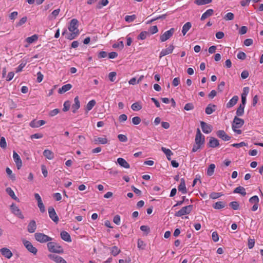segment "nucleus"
Here are the masks:
<instances>
[{
    "instance_id": "obj_1",
    "label": "nucleus",
    "mask_w": 263,
    "mask_h": 263,
    "mask_svg": "<svg viewBox=\"0 0 263 263\" xmlns=\"http://www.w3.org/2000/svg\"><path fill=\"white\" fill-rule=\"evenodd\" d=\"M48 250L51 253L61 254L64 252L63 248L59 243L50 241L47 244Z\"/></svg>"
},
{
    "instance_id": "obj_2",
    "label": "nucleus",
    "mask_w": 263,
    "mask_h": 263,
    "mask_svg": "<svg viewBox=\"0 0 263 263\" xmlns=\"http://www.w3.org/2000/svg\"><path fill=\"white\" fill-rule=\"evenodd\" d=\"M35 240L40 243L48 242L52 241L53 238L42 233H36L34 234Z\"/></svg>"
},
{
    "instance_id": "obj_3",
    "label": "nucleus",
    "mask_w": 263,
    "mask_h": 263,
    "mask_svg": "<svg viewBox=\"0 0 263 263\" xmlns=\"http://www.w3.org/2000/svg\"><path fill=\"white\" fill-rule=\"evenodd\" d=\"M193 205L192 204L184 206L176 212L175 216L176 217H181L183 215L189 214L193 210Z\"/></svg>"
},
{
    "instance_id": "obj_4",
    "label": "nucleus",
    "mask_w": 263,
    "mask_h": 263,
    "mask_svg": "<svg viewBox=\"0 0 263 263\" xmlns=\"http://www.w3.org/2000/svg\"><path fill=\"white\" fill-rule=\"evenodd\" d=\"M175 29L174 28H171L169 30L165 31L160 36V40L161 42H164L168 40L174 33Z\"/></svg>"
},
{
    "instance_id": "obj_5",
    "label": "nucleus",
    "mask_w": 263,
    "mask_h": 263,
    "mask_svg": "<svg viewBox=\"0 0 263 263\" xmlns=\"http://www.w3.org/2000/svg\"><path fill=\"white\" fill-rule=\"evenodd\" d=\"M78 21L76 18H73L71 20L69 25L68 26V30L70 32H74L80 34V31L78 29Z\"/></svg>"
},
{
    "instance_id": "obj_6",
    "label": "nucleus",
    "mask_w": 263,
    "mask_h": 263,
    "mask_svg": "<svg viewBox=\"0 0 263 263\" xmlns=\"http://www.w3.org/2000/svg\"><path fill=\"white\" fill-rule=\"evenodd\" d=\"M23 243L25 248L27 249V250L30 253H32L34 255H36L37 252V249L33 246L32 243L28 240H23Z\"/></svg>"
},
{
    "instance_id": "obj_7",
    "label": "nucleus",
    "mask_w": 263,
    "mask_h": 263,
    "mask_svg": "<svg viewBox=\"0 0 263 263\" xmlns=\"http://www.w3.org/2000/svg\"><path fill=\"white\" fill-rule=\"evenodd\" d=\"M204 136L201 133L199 128H197L195 139L196 144L201 146L204 144Z\"/></svg>"
},
{
    "instance_id": "obj_8",
    "label": "nucleus",
    "mask_w": 263,
    "mask_h": 263,
    "mask_svg": "<svg viewBox=\"0 0 263 263\" xmlns=\"http://www.w3.org/2000/svg\"><path fill=\"white\" fill-rule=\"evenodd\" d=\"M244 124L243 120L237 117V116L235 117L232 123V127L233 129L234 128H240Z\"/></svg>"
},
{
    "instance_id": "obj_9",
    "label": "nucleus",
    "mask_w": 263,
    "mask_h": 263,
    "mask_svg": "<svg viewBox=\"0 0 263 263\" xmlns=\"http://www.w3.org/2000/svg\"><path fill=\"white\" fill-rule=\"evenodd\" d=\"M10 208L11 212L13 214L20 218L21 219H24V217L23 215L22 214L20 209L17 206H16V204L14 203L12 204Z\"/></svg>"
},
{
    "instance_id": "obj_10",
    "label": "nucleus",
    "mask_w": 263,
    "mask_h": 263,
    "mask_svg": "<svg viewBox=\"0 0 263 263\" xmlns=\"http://www.w3.org/2000/svg\"><path fill=\"white\" fill-rule=\"evenodd\" d=\"M48 257L56 263H67L63 258L57 255L50 254L48 255Z\"/></svg>"
},
{
    "instance_id": "obj_11",
    "label": "nucleus",
    "mask_w": 263,
    "mask_h": 263,
    "mask_svg": "<svg viewBox=\"0 0 263 263\" xmlns=\"http://www.w3.org/2000/svg\"><path fill=\"white\" fill-rule=\"evenodd\" d=\"M48 213L49 217L55 222H58L59 220V217L53 208L50 206L48 208Z\"/></svg>"
},
{
    "instance_id": "obj_12",
    "label": "nucleus",
    "mask_w": 263,
    "mask_h": 263,
    "mask_svg": "<svg viewBox=\"0 0 263 263\" xmlns=\"http://www.w3.org/2000/svg\"><path fill=\"white\" fill-rule=\"evenodd\" d=\"M174 48V46L171 44L167 48L162 49L160 53L159 58H161L166 55L172 53Z\"/></svg>"
},
{
    "instance_id": "obj_13",
    "label": "nucleus",
    "mask_w": 263,
    "mask_h": 263,
    "mask_svg": "<svg viewBox=\"0 0 263 263\" xmlns=\"http://www.w3.org/2000/svg\"><path fill=\"white\" fill-rule=\"evenodd\" d=\"M13 160L16 164L17 168L20 170L22 166V161L17 153L15 151L13 152Z\"/></svg>"
},
{
    "instance_id": "obj_14",
    "label": "nucleus",
    "mask_w": 263,
    "mask_h": 263,
    "mask_svg": "<svg viewBox=\"0 0 263 263\" xmlns=\"http://www.w3.org/2000/svg\"><path fill=\"white\" fill-rule=\"evenodd\" d=\"M200 125L202 130L204 133L208 134L212 131V126L204 121H201Z\"/></svg>"
},
{
    "instance_id": "obj_15",
    "label": "nucleus",
    "mask_w": 263,
    "mask_h": 263,
    "mask_svg": "<svg viewBox=\"0 0 263 263\" xmlns=\"http://www.w3.org/2000/svg\"><path fill=\"white\" fill-rule=\"evenodd\" d=\"M217 136L223 140L227 141L231 139V137L228 135L223 130H219L216 132Z\"/></svg>"
},
{
    "instance_id": "obj_16",
    "label": "nucleus",
    "mask_w": 263,
    "mask_h": 263,
    "mask_svg": "<svg viewBox=\"0 0 263 263\" xmlns=\"http://www.w3.org/2000/svg\"><path fill=\"white\" fill-rule=\"evenodd\" d=\"M36 229V222L34 220H31L27 226V231L29 233H34Z\"/></svg>"
},
{
    "instance_id": "obj_17",
    "label": "nucleus",
    "mask_w": 263,
    "mask_h": 263,
    "mask_svg": "<svg viewBox=\"0 0 263 263\" xmlns=\"http://www.w3.org/2000/svg\"><path fill=\"white\" fill-rule=\"evenodd\" d=\"M179 192H181L182 194H184L187 193V190L185 186V180L184 178L180 179V183L178 187Z\"/></svg>"
},
{
    "instance_id": "obj_18",
    "label": "nucleus",
    "mask_w": 263,
    "mask_h": 263,
    "mask_svg": "<svg viewBox=\"0 0 263 263\" xmlns=\"http://www.w3.org/2000/svg\"><path fill=\"white\" fill-rule=\"evenodd\" d=\"M1 254L7 258H10L12 256V253L11 251L6 248H2L0 250Z\"/></svg>"
},
{
    "instance_id": "obj_19",
    "label": "nucleus",
    "mask_w": 263,
    "mask_h": 263,
    "mask_svg": "<svg viewBox=\"0 0 263 263\" xmlns=\"http://www.w3.org/2000/svg\"><path fill=\"white\" fill-rule=\"evenodd\" d=\"M45 124L44 120L35 121L33 120L30 123V126L33 128L39 127Z\"/></svg>"
},
{
    "instance_id": "obj_20",
    "label": "nucleus",
    "mask_w": 263,
    "mask_h": 263,
    "mask_svg": "<svg viewBox=\"0 0 263 263\" xmlns=\"http://www.w3.org/2000/svg\"><path fill=\"white\" fill-rule=\"evenodd\" d=\"M74 103L72 105V112L76 113L78 109L80 107V102L79 97L77 96L74 99Z\"/></svg>"
},
{
    "instance_id": "obj_21",
    "label": "nucleus",
    "mask_w": 263,
    "mask_h": 263,
    "mask_svg": "<svg viewBox=\"0 0 263 263\" xmlns=\"http://www.w3.org/2000/svg\"><path fill=\"white\" fill-rule=\"evenodd\" d=\"M238 97L237 96H234L227 103L226 106L227 108H231L234 106L238 100Z\"/></svg>"
},
{
    "instance_id": "obj_22",
    "label": "nucleus",
    "mask_w": 263,
    "mask_h": 263,
    "mask_svg": "<svg viewBox=\"0 0 263 263\" xmlns=\"http://www.w3.org/2000/svg\"><path fill=\"white\" fill-rule=\"evenodd\" d=\"M94 141L97 144H105L107 143L108 140L105 136H103V137H97L95 138Z\"/></svg>"
},
{
    "instance_id": "obj_23",
    "label": "nucleus",
    "mask_w": 263,
    "mask_h": 263,
    "mask_svg": "<svg viewBox=\"0 0 263 263\" xmlns=\"http://www.w3.org/2000/svg\"><path fill=\"white\" fill-rule=\"evenodd\" d=\"M209 146L210 147H216L219 145V141L213 137H211L210 139V141L208 143Z\"/></svg>"
},
{
    "instance_id": "obj_24",
    "label": "nucleus",
    "mask_w": 263,
    "mask_h": 263,
    "mask_svg": "<svg viewBox=\"0 0 263 263\" xmlns=\"http://www.w3.org/2000/svg\"><path fill=\"white\" fill-rule=\"evenodd\" d=\"M117 162L121 166L125 168H129L130 167L129 164L126 162V161L124 159L122 158H118Z\"/></svg>"
},
{
    "instance_id": "obj_25",
    "label": "nucleus",
    "mask_w": 263,
    "mask_h": 263,
    "mask_svg": "<svg viewBox=\"0 0 263 263\" xmlns=\"http://www.w3.org/2000/svg\"><path fill=\"white\" fill-rule=\"evenodd\" d=\"M216 105L212 104H209L205 109V112L207 115H211L213 112H214L216 110Z\"/></svg>"
},
{
    "instance_id": "obj_26",
    "label": "nucleus",
    "mask_w": 263,
    "mask_h": 263,
    "mask_svg": "<svg viewBox=\"0 0 263 263\" xmlns=\"http://www.w3.org/2000/svg\"><path fill=\"white\" fill-rule=\"evenodd\" d=\"M61 238L65 241L70 242L71 241V237L70 235L66 231H62L60 234Z\"/></svg>"
},
{
    "instance_id": "obj_27",
    "label": "nucleus",
    "mask_w": 263,
    "mask_h": 263,
    "mask_svg": "<svg viewBox=\"0 0 263 263\" xmlns=\"http://www.w3.org/2000/svg\"><path fill=\"white\" fill-rule=\"evenodd\" d=\"M43 155L49 160H52L54 158L53 153L51 151L47 149L44 151Z\"/></svg>"
},
{
    "instance_id": "obj_28",
    "label": "nucleus",
    "mask_w": 263,
    "mask_h": 263,
    "mask_svg": "<svg viewBox=\"0 0 263 263\" xmlns=\"http://www.w3.org/2000/svg\"><path fill=\"white\" fill-rule=\"evenodd\" d=\"M71 88L72 85L70 84H67L60 88L58 90V92L59 93H63L70 90Z\"/></svg>"
},
{
    "instance_id": "obj_29",
    "label": "nucleus",
    "mask_w": 263,
    "mask_h": 263,
    "mask_svg": "<svg viewBox=\"0 0 263 263\" xmlns=\"http://www.w3.org/2000/svg\"><path fill=\"white\" fill-rule=\"evenodd\" d=\"M214 11L212 9L207 10L203 13L201 17V20H204L205 18L213 15Z\"/></svg>"
},
{
    "instance_id": "obj_30",
    "label": "nucleus",
    "mask_w": 263,
    "mask_h": 263,
    "mask_svg": "<svg viewBox=\"0 0 263 263\" xmlns=\"http://www.w3.org/2000/svg\"><path fill=\"white\" fill-rule=\"evenodd\" d=\"M234 193L240 194L242 196H245L246 195V192L245 189L241 186L237 187L233 191Z\"/></svg>"
},
{
    "instance_id": "obj_31",
    "label": "nucleus",
    "mask_w": 263,
    "mask_h": 263,
    "mask_svg": "<svg viewBox=\"0 0 263 263\" xmlns=\"http://www.w3.org/2000/svg\"><path fill=\"white\" fill-rule=\"evenodd\" d=\"M192 27V24L190 22L186 23L182 27V33L183 35H185L187 32L191 29Z\"/></svg>"
},
{
    "instance_id": "obj_32",
    "label": "nucleus",
    "mask_w": 263,
    "mask_h": 263,
    "mask_svg": "<svg viewBox=\"0 0 263 263\" xmlns=\"http://www.w3.org/2000/svg\"><path fill=\"white\" fill-rule=\"evenodd\" d=\"M161 150L166 155V156L168 160H171V156L173 155V153L170 149L166 148L165 147H162Z\"/></svg>"
},
{
    "instance_id": "obj_33",
    "label": "nucleus",
    "mask_w": 263,
    "mask_h": 263,
    "mask_svg": "<svg viewBox=\"0 0 263 263\" xmlns=\"http://www.w3.org/2000/svg\"><path fill=\"white\" fill-rule=\"evenodd\" d=\"M96 102L95 100H91L89 101L88 103L86 105V110L87 111H88L92 109V108L96 105Z\"/></svg>"
},
{
    "instance_id": "obj_34",
    "label": "nucleus",
    "mask_w": 263,
    "mask_h": 263,
    "mask_svg": "<svg viewBox=\"0 0 263 263\" xmlns=\"http://www.w3.org/2000/svg\"><path fill=\"white\" fill-rule=\"evenodd\" d=\"M215 168V165L214 164H211L207 170V175L209 176L213 175Z\"/></svg>"
},
{
    "instance_id": "obj_35",
    "label": "nucleus",
    "mask_w": 263,
    "mask_h": 263,
    "mask_svg": "<svg viewBox=\"0 0 263 263\" xmlns=\"http://www.w3.org/2000/svg\"><path fill=\"white\" fill-rule=\"evenodd\" d=\"M60 12V9H57L52 11L51 14L49 15L48 18L49 20H51L55 18V17L59 15Z\"/></svg>"
},
{
    "instance_id": "obj_36",
    "label": "nucleus",
    "mask_w": 263,
    "mask_h": 263,
    "mask_svg": "<svg viewBox=\"0 0 263 263\" xmlns=\"http://www.w3.org/2000/svg\"><path fill=\"white\" fill-rule=\"evenodd\" d=\"M38 39V35L36 34H34L31 36L28 37L26 41L29 43L31 44L35 41H37Z\"/></svg>"
},
{
    "instance_id": "obj_37",
    "label": "nucleus",
    "mask_w": 263,
    "mask_h": 263,
    "mask_svg": "<svg viewBox=\"0 0 263 263\" xmlns=\"http://www.w3.org/2000/svg\"><path fill=\"white\" fill-rule=\"evenodd\" d=\"M131 108L134 111H138L142 108V105L139 102H135L132 105Z\"/></svg>"
},
{
    "instance_id": "obj_38",
    "label": "nucleus",
    "mask_w": 263,
    "mask_h": 263,
    "mask_svg": "<svg viewBox=\"0 0 263 263\" xmlns=\"http://www.w3.org/2000/svg\"><path fill=\"white\" fill-rule=\"evenodd\" d=\"M6 192L8 195L13 199L16 200L17 197H16L14 192L10 187H7L6 190Z\"/></svg>"
},
{
    "instance_id": "obj_39",
    "label": "nucleus",
    "mask_w": 263,
    "mask_h": 263,
    "mask_svg": "<svg viewBox=\"0 0 263 263\" xmlns=\"http://www.w3.org/2000/svg\"><path fill=\"white\" fill-rule=\"evenodd\" d=\"M212 0H196L195 4L197 5H203L210 3Z\"/></svg>"
},
{
    "instance_id": "obj_40",
    "label": "nucleus",
    "mask_w": 263,
    "mask_h": 263,
    "mask_svg": "<svg viewBox=\"0 0 263 263\" xmlns=\"http://www.w3.org/2000/svg\"><path fill=\"white\" fill-rule=\"evenodd\" d=\"M111 254L114 256H117L120 252V250L117 246H114L110 249Z\"/></svg>"
},
{
    "instance_id": "obj_41",
    "label": "nucleus",
    "mask_w": 263,
    "mask_h": 263,
    "mask_svg": "<svg viewBox=\"0 0 263 263\" xmlns=\"http://www.w3.org/2000/svg\"><path fill=\"white\" fill-rule=\"evenodd\" d=\"M224 207V204H223V202L221 201L217 202L213 205V208L217 210L221 209L222 208H223Z\"/></svg>"
},
{
    "instance_id": "obj_42",
    "label": "nucleus",
    "mask_w": 263,
    "mask_h": 263,
    "mask_svg": "<svg viewBox=\"0 0 263 263\" xmlns=\"http://www.w3.org/2000/svg\"><path fill=\"white\" fill-rule=\"evenodd\" d=\"M149 34V33L147 31H142L138 36V39L139 40H144L146 38L147 35Z\"/></svg>"
},
{
    "instance_id": "obj_43",
    "label": "nucleus",
    "mask_w": 263,
    "mask_h": 263,
    "mask_svg": "<svg viewBox=\"0 0 263 263\" xmlns=\"http://www.w3.org/2000/svg\"><path fill=\"white\" fill-rule=\"evenodd\" d=\"M136 18V16L135 14L132 15H126L125 17V20L128 23L133 22Z\"/></svg>"
},
{
    "instance_id": "obj_44",
    "label": "nucleus",
    "mask_w": 263,
    "mask_h": 263,
    "mask_svg": "<svg viewBox=\"0 0 263 263\" xmlns=\"http://www.w3.org/2000/svg\"><path fill=\"white\" fill-rule=\"evenodd\" d=\"M71 33L68 34V35L66 36V38L69 40H72L74 39H75L77 36L79 35V33H77V32H70Z\"/></svg>"
},
{
    "instance_id": "obj_45",
    "label": "nucleus",
    "mask_w": 263,
    "mask_h": 263,
    "mask_svg": "<svg viewBox=\"0 0 263 263\" xmlns=\"http://www.w3.org/2000/svg\"><path fill=\"white\" fill-rule=\"evenodd\" d=\"M223 18L226 21H231L234 19V15L233 13L229 12L224 15Z\"/></svg>"
},
{
    "instance_id": "obj_46",
    "label": "nucleus",
    "mask_w": 263,
    "mask_h": 263,
    "mask_svg": "<svg viewBox=\"0 0 263 263\" xmlns=\"http://www.w3.org/2000/svg\"><path fill=\"white\" fill-rule=\"evenodd\" d=\"M108 4V0H101V1L98 3L97 7L98 9H101L102 7L106 6Z\"/></svg>"
},
{
    "instance_id": "obj_47",
    "label": "nucleus",
    "mask_w": 263,
    "mask_h": 263,
    "mask_svg": "<svg viewBox=\"0 0 263 263\" xmlns=\"http://www.w3.org/2000/svg\"><path fill=\"white\" fill-rule=\"evenodd\" d=\"M63 106V111L65 112L68 111L70 107V102L69 101H66L64 103Z\"/></svg>"
},
{
    "instance_id": "obj_48",
    "label": "nucleus",
    "mask_w": 263,
    "mask_h": 263,
    "mask_svg": "<svg viewBox=\"0 0 263 263\" xmlns=\"http://www.w3.org/2000/svg\"><path fill=\"white\" fill-rule=\"evenodd\" d=\"M6 172L7 174L9 176V177L11 178V179L12 180H15V175L12 174V171L9 167L6 168Z\"/></svg>"
},
{
    "instance_id": "obj_49",
    "label": "nucleus",
    "mask_w": 263,
    "mask_h": 263,
    "mask_svg": "<svg viewBox=\"0 0 263 263\" xmlns=\"http://www.w3.org/2000/svg\"><path fill=\"white\" fill-rule=\"evenodd\" d=\"M259 201V198L256 195L253 196L249 199V202L251 203H258Z\"/></svg>"
},
{
    "instance_id": "obj_50",
    "label": "nucleus",
    "mask_w": 263,
    "mask_h": 263,
    "mask_svg": "<svg viewBox=\"0 0 263 263\" xmlns=\"http://www.w3.org/2000/svg\"><path fill=\"white\" fill-rule=\"evenodd\" d=\"M194 108V106L192 103H188L186 104L184 107V109L187 111L193 110Z\"/></svg>"
},
{
    "instance_id": "obj_51",
    "label": "nucleus",
    "mask_w": 263,
    "mask_h": 263,
    "mask_svg": "<svg viewBox=\"0 0 263 263\" xmlns=\"http://www.w3.org/2000/svg\"><path fill=\"white\" fill-rule=\"evenodd\" d=\"M222 196L221 193L213 192L210 195V197L212 199H215Z\"/></svg>"
},
{
    "instance_id": "obj_52",
    "label": "nucleus",
    "mask_w": 263,
    "mask_h": 263,
    "mask_svg": "<svg viewBox=\"0 0 263 263\" xmlns=\"http://www.w3.org/2000/svg\"><path fill=\"white\" fill-rule=\"evenodd\" d=\"M239 205V203L237 201H232L230 203V206L234 210H237Z\"/></svg>"
},
{
    "instance_id": "obj_53",
    "label": "nucleus",
    "mask_w": 263,
    "mask_h": 263,
    "mask_svg": "<svg viewBox=\"0 0 263 263\" xmlns=\"http://www.w3.org/2000/svg\"><path fill=\"white\" fill-rule=\"evenodd\" d=\"M137 246L139 249L144 250L145 247V244L144 243L143 241L139 239L138 240Z\"/></svg>"
},
{
    "instance_id": "obj_54",
    "label": "nucleus",
    "mask_w": 263,
    "mask_h": 263,
    "mask_svg": "<svg viewBox=\"0 0 263 263\" xmlns=\"http://www.w3.org/2000/svg\"><path fill=\"white\" fill-rule=\"evenodd\" d=\"M0 146L3 148H5L7 146V143L5 138L4 137L1 138Z\"/></svg>"
},
{
    "instance_id": "obj_55",
    "label": "nucleus",
    "mask_w": 263,
    "mask_h": 263,
    "mask_svg": "<svg viewBox=\"0 0 263 263\" xmlns=\"http://www.w3.org/2000/svg\"><path fill=\"white\" fill-rule=\"evenodd\" d=\"M141 120L139 117H134L132 118V122L134 125H138L140 123Z\"/></svg>"
},
{
    "instance_id": "obj_56",
    "label": "nucleus",
    "mask_w": 263,
    "mask_h": 263,
    "mask_svg": "<svg viewBox=\"0 0 263 263\" xmlns=\"http://www.w3.org/2000/svg\"><path fill=\"white\" fill-rule=\"evenodd\" d=\"M254 245H255L254 239H251V238H249L248 239V248L250 249H252L254 247Z\"/></svg>"
},
{
    "instance_id": "obj_57",
    "label": "nucleus",
    "mask_w": 263,
    "mask_h": 263,
    "mask_svg": "<svg viewBox=\"0 0 263 263\" xmlns=\"http://www.w3.org/2000/svg\"><path fill=\"white\" fill-rule=\"evenodd\" d=\"M149 31L151 34H154L158 31V29L157 26H153L149 28Z\"/></svg>"
},
{
    "instance_id": "obj_58",
    "label": "nucleus",
    "mask_w": 263,
    "mask_h": 263,
    "mask_svg": "<svg viewBox=\"0 0 263 263\" xmlns=\"http://www.w3.org/2000/svg\"><path fill=\"white\" fill-rule=\"evenodd\" d=\"M116 72H111L109 73L108 74V78H109V80L111 81V82H114L115 81V77L116 76Z\"/></svg>"
},
{
    "instance_id": "obj_59",
    "label": "nucleus",
    "mask_w": 263,
    "mask_h": 263,
    "mask_svg": "<svg viewBox=\"0 0 263 263\" xmlns=\"http://www.w3.org/2000/svg\"><path fill=\"white\" fill-rule=\"evenodd\" d=\"M27 18L26 16H24V17H22L20 20V21L17 23L16 26L18 27V26H22V25L24 24L27 22Z\"/></svg>"
},
{
    "instance_id": "obj_60",
    "label": "nucleus",
    "mask_w": 263,
    "mask_h": 263,
    "mask_svg": "<svg viewBox=\"0 0 263 263\" xmlns=\"http://www.w3.org/2000/svg\"><path fill=\"white\" fill-rule=\"evenodd\" d=\"M118 138L121 142H126L127 141V137L123 134H119L118 136Z\"/></svg>"
},
{
    "instance_id": "obj_61",
    "label": "nucleus",
    "mask_w": 263,
    "mask_h": 263,
    "mask_svg": "<svg viewBox=\"0 0 263 263\" xmlns=\"http://www.w3.org/2000/svg\"><path fill=\"white\" fill-rule=\"evenodd\" d=\"M212 239L214 242H217L219 240V236L217 232H213L212 234Z\"/></svg>"
},
{
    "instance_id": "obj_62",
    "label": "nucleus",
    "mask_w": 263,
    "mask_h": 263,
    "mask_svg": "<svg viewBox=\"0 0 263 263\" xmlns=\"http://www.w3.org/2000/svg\"><path fill=\"white\" fill-rule=\"evenodd\" d=\"M237 58L240 60H244L246 58V54L243 52H239L237 55Z\"/></svg>"
},
{
    "instance_id": "obj_63",
    "label": "nucleus",
    "mask_w": 263,
    "mask_h": 263,
    "mask_svg": "<svg viewBox=\"0 0 263 263\" xmlns=\"http://www.w3.org/2000/svg\"><path fill=\"white\" fill-rule=\"evenodd\" d=\"M113 221L117 225H119L120 223V217L119 215H117L114 216Z\"/></svg>"
},
{
    "instance_id": "obj_64",
    "label": "nucleus",
    "mask_w": 263,
    "mask_h": 263,
    "mask_svg": "<svg viewBox=\"0 0 263 263\" xmlns=\"http://www.w3.org/2000/svg\"><path fill=\"white\" fill-rule=\"evenodd\" d=\"M60 112V110L59 109H53L52 110H51L50 112H49V116H51V117H53L55 115H57L58 114H59Z\"/></svg>"
}]
</instances>
